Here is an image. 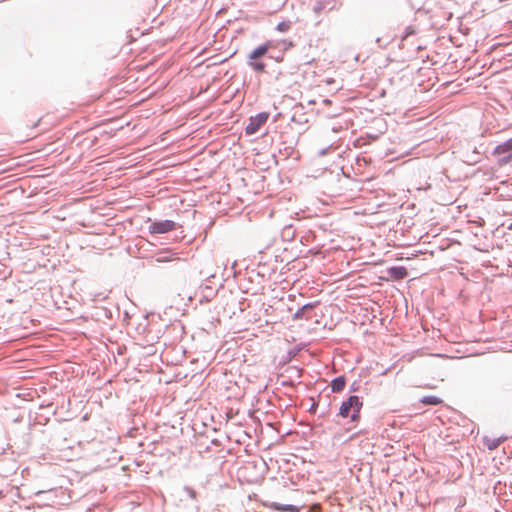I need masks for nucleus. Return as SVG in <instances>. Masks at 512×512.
<instances>
[{
	"instance_id": "1",
	"label": "nucleus",
	"mask_w": 512,
	"mask_h": 512,
	"mask_svg": "<svg viewBox=\"0 0 512 512\" xmlns=\"http://www.w3.org/2000/svg\"><path fill=\"white\" fill-rule=\"evenodd\" d=\"M273 46V41L268 40L253 49L247 56L248 67L256 73H263L266 69L264 58Z\"/></svg>"
},
{
	"instance_id": "2",
	"label": "nucleus",
	"mask_w": 512,
	"mask_h": 512,
	"mask_svg": "<svg viewBox=\"0 0 512 512\" xmlns=\"http://www.w3.org/2000/svg\"><path fill=\"white\" fill-rule=\"evenodd\" d=\"M363 402L357 395H351L344 400L339 408L338 415L342 418H350L352 422H358Z\"/></svg>"
},
{
	"instance_id": "3",
	"label": "nucleus",
	"mask_w": 512,
	"mask_h": 512,
	"mask_svg": "<svg viewBox=\"0 0 512 512\" xmlns=\"http://www.w3.org/2000/svg\"><path fill=\"white\" fill-rule=\"evenodd\" d=\"M493 155L497 157L500 166L508 164L512 160V137L498 144L493 150Z\"/></svg>"
},
{
	"instance_id": "4",
	"label": "nucleus",
	"mask_w": 512,
	"mask_h": 512,
	"mask_svg": "<svg viewBox=\"0 0 512 512\" xmlns=\"http://www.w3.org/2000/svg\"><path fill=\"white\" fill-rule=\"evenodd\" d=\"M269 118L268 112H260L249 118V122L245 127L246 135H253L258 132L260 127L267 122Z\"/></svg>"
},
{
	"instance_id": "5",
	"label": "nucleus",
	"mask_w": 512,
	"mask_h": 512,
	"mask_svg": "<svg viewBox=\"0 0 512 512\" xmlns=\"http://www.w3.org/2000/svg\"><path fill=\"white\" fill-rule=\"evenodd\" d=\"M175 228L176 223L169 219L154 221L148 226V230L151 234H164Z\"/></svg>"
},
{
	"instance_id": "6",
	"label": "nucleus",
	"mask_w": 512,
	"mask_h": 512,
	"mask_svg": "<svg viewBox=\"0 0 512 512\" xmlns=\"http://www.w3.org/2000/svg\"><path fill=\"white\" fill-rule=\"evenodd\" d=\"M505 440H506L505 436L494 437V438H491V437H488V436H484L483 437V443L487 447L488 450H495V449H497L499 447V445L502 442H504Z\"/></svg>"
},
{
	"instance_id": "7",
	"label": "nucleus",
	"mask_w": 512,
	"mask_h": 512,
	"mask_svg": "<svg viewBox=\"0 0 512 512\" xmlns=\"http://www.w3.org/2000/svg\"><path fill=\"white\" fill-rule=\"evenodd\" d=\"M345 384H346V379L344 376H338V377L334 378L331 381L332 392H334V393L341 392L344 389Z\"/></svg>"
},
{
	"instance_id": "8",
	"label": "nucleus",
	"mask_w": 512,
	"mask_h": 512,
	"mask_svg": "<svg viewBox=\"0 0 512 512\" xmlns=\"http://www.w3.org/2000/svg\"><path fill=\"white\" fill-rule=\"evenodd\" d=\"M420 402L424 405H438L442 403V399L434 395H426L420 399Z\"/></svg>"
},
{
	"instance_id": "9",
	"label": "nucleus",
	"mask_w": 512,
	"mask_h": 512,
	"mask_svg": "<svg viewBox=\"0 0 512 512\" xmlns=\"http://www.w3.org/2000/svg\"><path fill=\"white\" fill-rule=\"evenodd\" d=\"M273 508L275 510L282 511V512H297L298 511V508L291 504L274 503Z\"/></svg>"
},
{
	"instance_id": "10",
	"label": "nucleus",
	"mask_w": 512,
	"mask_h": 512,
	"mask_svg": "<svg viewBox=\"0 0 512 512\" xmlns=\"http://www.w3.org/2000/svg\"><path fill=\"white\" fill-rule=\"evenodd\" d=\"M313 308V304L307 303L303 305L300 309H298L294 314V319H301L303 317L304 311L307 309Z\"/></svg>"
},
{
	"instance_id": "11",
	"label": "nucleus",
	"mask_w": 512,
	"mask_h": 512,
	"mask_svg": "<svg viewBox=\"0 0 512 512\" xmlns=\"http://www.w3.org/2000/svg\"><path fill=\"white\" fill-rule=\"evenodd\" d=\"M392 41V38L390 37H387V38H381V37H377L376 38V43L378 45L379 48H386L388 46L389 43H391Z\"/></svg>"
},
{
	"instance_id": "12",
	"label": "nucleus",
	"mask_w": 512,
	"mask_h": 512,
	"mask_svg": "<svg viewBox=\"0 0 512 512\" xmlns=\"http://www.w3.org/2000/svg\"><path fill=\"white\" fill-rule=\"evenodd\" d=\"M184 492L187 493V495L189 496V498H191L192 500H196L197 498V492L190 486H184L183 488Z\"/></svg>"
},
{
	"instance_id": "13",
	"label": "nucleus",
	"mask_w": 512,
	"mask_h": 512,
	"mask_svg": "<svg viewBox=\"0 0 512 512\" xmlns=\"http://www.w3.org/2000/svg\"><path fill=\"white\" fill-rule=\"evenodd\" d=\"M325 8V4L322 2V1H317L314 5H313V12L316 14V15H319L322 10Z\"/></svg>"
},
{
	"instance_id": "14",
	"label": "nucleus",
	"mask_w": 512,
	"mask_h": 512,
	"mask_svg": "<svg viewBox=\"0 0 512 512\" xmlns=\"http://www.w3.org/2000/svg\"><path fill=\"white\" fill-rule=\"evenodd\" d=\"M290 28V23L286 21H282L277 24L276 29L280 32H286Z\"/></svg>"
},
{
	"instance_id": "15",
	"label": "nucleus",
	"mask_w": 512,
	"mask_h": 512,
	"mask_svg": "<svg viewBox=\"0 0 512 512\" xmlns=\"http://www.w3.org/2000/svg\"><path fill=\"white\" fill-rule=\"evenodd\" d=\"M416 33V30L413 26H407L405 28V32L402 36V41L405 40L406 38H408L410 35H414Z\"/></svg>"
},
{
	"instance_id": "16",
	"label": "nucleus",
	"mask_w": 512,
	"mask_h": 512,
	"mask_svg": "<svg viewBox=\"0 0 512 512\" xmlns=\"http://www.w3.org/2000/svg\"><path fill=\"white\" fill-rule=\"evenodd\" d=\"M392 271L399 278L404 277V275L406 274V271L403 267H393Z\"/></svg>"
},
{
	"instance_id": "17",
	"label": "nucleus",
	"mask_w": 512,
	"mask_h": 512,
	"mask_svg": "<svg viewBox=\"0 0 512 512\" xmlns=\"http://www.w3.org/2000/svg\"><path fill=\"white\" fill-rule=\"evenodd\" d=\"M168 260H169V259H168L167 257H159V258L157 259V261H158V262H166V261H168Z\"/></svg>"
},
{
	"instance_id": "18",
	"label": "nucleus",
	"mask_w": 512,
	"mask_h": 512,
	"mask_svg": "<svg viewBox=\"0 0 512 512\" xmlns=\"http://www.w3.org/2000/svg\"><path fill=\"white\" fill-rule=\"evenodd\" d=\"M326 151H327V149H323V150H321V151L319 152V155H320V156L325 155V154H326Z\"/></svg>"
},
{
	"instance_id": "19",
	"label": "nucleus",
	"mask_w": 512,
	"mask_h": 512,
	"mask_svg": "<svg viewBox=\"0 0 512 512\" xmlns=\"http://www.w3.org/2000/svg\"><path fill=\"white\" fill-rule=\"evenodd\" d=\"M323 103H324V104H330V103H331V101H330L329 99H324V100H323Z\"/></svg>"
},
{
	"instance_id": "20",
	"label": "nucleus",
	"mask_w": 512,
	"mask_h": 512,
	"mask_svg": "<svg viewBox=\"0 0 512 512\" xmlns=\"http://www.w3.org/2000/svg\"><path fill=\"white\" fill-rule=\"evenodd\" d=\"M350 391H356V388H355V386H354V385H353V386H351Z\"/></svg>"
}]
</instances>
